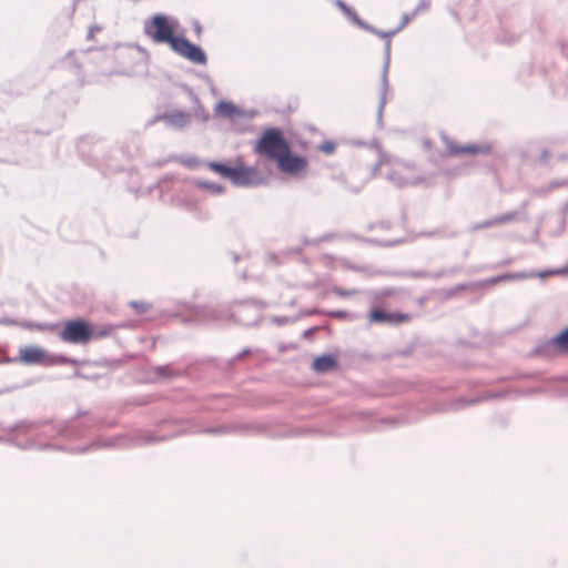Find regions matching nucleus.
I'll list each match as a JSON object with an SVG mask.
<instances>
[{
  "label": "nucleus",
  "instance_id": "4468645a",
  "mask_svg": "<svg viewBox=\"0 0 568 568\" xmlns=\"http://www.w3.org/2000/svg\"><path fill=\"white\" fill-rule=\"evenodd\" d=\"M215 111L220 116L231 120L241 118L244 114L243 110L236 106L234 103L223 100L216 103Z\"/></svg>",
  "mask_w": 568,
  "mask_h": 568
},
{
  "label": "nucleus",
  "instance_id": "a878e982",
  "mask_svg": "<svg viewBox=\"0 0 568 568\" xmlns=\"http://www.w3.org/2000/svg\"><path fill=\"white\" fill-rule=\"evenodd\" d=\"M332 292H333L335 295L339 296V297H349V296H354V295H356V294H358V293H359V291H358V290H356V288H349V290H346V288H342V287H339V286H334V287L332 288Z\"/></svg>",
  "mask_w": 568,
  "mask_h": 568
},
{
  "label": "nucleus",
  "instance_id": "c03bdc74",
  "mask_svg": "<svg viewBox=\"0 0 568 568\" xmlns=\"http://www.w3.org/2000/svg\"><path fill=\"white\" fill-rule=\"evenodd\" d=\"M549 158H550V153L547 150H542L539 155V161L542 164H547Z\"/></svg>",
  "mask_w": 568,
  "mask_h": 568
},
{
  "label": "nucleus",
  "instance_id": "9b49d317",
  "mask_svg": "<svg viewBox=\"0 0 568 568\" xmlns=\"http://www.w3.org/2000/svg\"><path fill=\"white\" fill-rule=\"evenodd\" d=\"M165 124L174 130H184L191 124V114L182 110H172L160 116Z\"/></svg>",
  "mask_w": 568,
  "mask_h": 568
},
{
  "label": "nucleus",
  "instance_id": "052dcab7",
  "mask_svg": "<svg viewBox=\"0 0 568 568\" xmlns=\"http://www.w3.org/2000/svg\"><path fill=\"white\" fill-rule=\"evenodd\" d=\"M382 226L383 227H388V224L387 223H382Z\"/></svg>",
  "mask_w": 568,
  "mask_h": 568
},
{
  "label": "nucleus",
  "instance_id": "20e7f679",
  "mask_svg": "<svg viewBox=\"0 0 568 568\" xmlns=\"http://www.w3.org/2000/svg\"><path fill=\"white\" fill-rule=\"evenodd\" d=\"M91 324L83 318L67 321L61 332L63 341L72 344H87L90 342Z\"/></svg>",
  "mask_w": 568,
  "mask_h": 568
},
{
  "label": "nucleus",
  "instance_id": "393cba45",
  "mask_svg": "<svg viewBox=\"0 0 568 568\" xmlns=\"http://www.w3.org/2000/svg\"><path fill=\"white\" fill-rule=\"evenodd\" d=\"M344 16L348 18L358 28L363 29L364 27H366V21L362 20L353 8H351L346 13H344Z\"/></svg>",
  "mask_w": 568,
  "mask_h": 568
},
{
  "label": "nucleus",
  "instance_id": "cd10ccee",
  "mask_svg": "<svg viewBox=\"0 0 568 568\" xmlns=\"http://www.w3.org/2000/svg\"><path fill=\"white\" fill-rule=\"evenodd\" d=\"M20 362L24 364H34V363H45L47 361L53 362V357H16Z\"/></svg>",
  "mask_w": 568,
  "mask_h": 568
},
{
  "label": "nucleus",
  "instance_id": "680f3d73",
  "mask_svg": "<svg viewBox=\"0 0 568 568\" xmlns=\"http://www.w3.org/2000/svg\"><path fill=\"white\" fill-rule=\"evenodd\" d=\"M301 251H302V248H301V247H298V248H296V250H295V252H296V253H300Z\"/></svg>",
  "mask_w": 568,
  "mask_h": 568
},
{
  "label": "nucleus",
  "instance_id": "4be33fe9",
  "mask_svg": "<svg viewBox=\"0 0 568 568\" xmlns=\"http://www.w3.org/2000/svg\"><path fill=\"white\" fill-rule=\"evenodd\" d=\"M450 273H453V271L440 270V271H438L436 273H429V272H426V271H418V272H413L412 276H414V277L438 278V277H442V276H446V275H448Z\"/></svg>",
  "mask_w": 568,
  "mask_h": 568
},
{
  "label": "nucleus",
  "instance_id": "39448f33",
  "mask_svg": "<svg viewBox=\"0 0 568 568\" xmlns=\"http://www.w3.org/2000/svg\"><path fill=\"white\" fill-rule=\"evenodd\" d=\"M170 49L194 64L205 65L207 63V55L205 51L199 44L191 42L184 36H179Z\"/></svg>",
  "mask_w": 568,
  "mask_h": 568
},
{
  "label": "nucleus",
  "instance_id": "3c124183",
  "mask_svg": "<svg viewBox=\"0 0 568 568\" xmlns=\"http://www.w3.org/2000/svg\"><path fill=\"white\" fill-rule=\"evenodd\" d=\"M400 242H402L400 240L389 241V242H385L384 245L385 246H393V245L399 244Z\"/></svg>",
  "mask_w": 568,
  "mask_h": 568
},
{
  "label": "nucleus",
  "instance_id": "1a4fd4ad",
  "mask_svg": "<svg viewBox=\"0 0 568 568\" xmlns=\"http://www.w3.org/2000/svg\"><path fill=\"white\" fill-rule=\"evenodd\" d=\"M389 62H390V41L387 40L385 43L384 63H383L382 79H381V94H379V102H378V108H377V124L381 128L383 126V111L386 105V95L389 90V83H388Z\"/></svg>",
  "mask_w": 568,
  "mask_h": 568
},
{
  "label": "nucleus",
  "instance_id": "09e8293b",
  "mask_svg": "<svg viewBox=\"0 0 568 568\" xmlns=\"http://www.w3.org/2000/svg\"><path fill=\"white\" fill-rule=\"evenodd\" d=\"M21 326L26 327V328H33V327L41 328L42 327L40 324H33L31 322H24L21 324Z\"/></svg>",
  "mask_w": 568,
  "mask_h": 568
},
{
  "label": "nucleus",
  "instance_id": "ddd939ff",
  "mask_svg": "<svg viewBox=\"0 0 568 568\" xmlns=\"http://www.w3.org/2000/svg\"><path fill=\"white\" fill-rule=\"evenodd\" d=\"M449 154L457 155L462 153H470V154H488L491 152V145L489 144H466V145H457L453 142L447 144Z\"/></svg>",
  "mask_w": 568,
  "mask_h": 568
},
{
  "label": "nucleus",
  "instance_id": "4c0bfd02",
  "mask_svg": "<svg viewBox=\"0 0 568 568\" xmlns=\"http://www.w3.org/2000/svg\"><path fill=\"white\" fill-rule=\"evenodd\" d=\"M182 163H183L184 165H186L187 168L193 169V168H195V166H196V164L199 163V159H197V158H195V156H190V158H186V159L182 160Z\"/></svg>",
  "mask_w": 568,
  "mask_h": 568
},
{
  "label": "nucleus",
  "instance_id": "412c9836",
  "mask_svg": "<svg viewBox=\"0 0 568 568\" xmlns=\"http://www.w3.org/2000/svg\"><path fill=\"white\" fill-rule=\"evenodd\" d=\"M518 219H519V213L516 211H513V212H507V213L500 214L498 216H495V222H496V225L508 224V223L517 221Z\"/></svg>",
  "mask_w": 568,
  "mask_h": 568
},
{
  "label": "nucleus",
  "instance_id": "603ef678",
  "mask_svg": "<svg viewBox=\"0 0 568 568\" xmlns=\"http://www.w3.org/2000/svg\"><path fill=\"white\" fill-rule=\"evenodd\" d=\"M382 163H383V162H382L381 160H379L378 162H376V163L374 164L373 171H374V172H376V171L381 168Z\"/></svg>",
  "mask_w": 568,
  "mask_h": 568
},
{
  "label": "nucleus",
  "instance_id": "6e6552de",
  "mask_svg": "<svg viewBox=\"0 0 568 568\" xmlns=\"http://www.w3.org/2000/svg\"><path fill=\"white\" fill-rule=\"evenodd\" d=\"M554 349L568 352V326L561 329L554 337L540 341L532 348L530 355H550Z\"/></svg>",
  "mask_w": 568,
  "mask_h": 568
},
{
  "label": "nucleus",
  "instance_id": "2f4dec72",
  "mask_svg": "<svg viewBox=\"0 0 568 568\" xmlns=\"http://www.w3.org/2000/svg\"><path fill=\"white\" fill-rule=\"evenodd\" d=\"M19 355H47V353L38 347H27L19 351Z\"/></svg>",
  "mask_w": 568,
  "mask_h": 568
},
{
  "label": "nucleus",
  "instance_id": "b1692460",
  "mask_svg": "<svg viewBox=\"0 0 568 568\" xmlns=\"http://www.w3.org/2000/svg\"><path fill=\"white\" fill-rule=\"evenodd\" d=\"M344 16L348 18L358 28L363 29L364 27H366V21L362 20L353 8H351L346 13H344Z\"/></svg>",
  "mask_w": 568,
  "mask_h": 568
},
{
  "label": "nucleus",
  "instance_id": "f257e3e1",
  "mask_svg": "<svg viewBox=\"0 0 568 568\" xmlns=\"http://www.w3.org/2000/svg\"><path fill=\"white\" fill-rule=\"evenodd\" d=\"M255 310L244 302L234 303L232 307L227 305H196L192 307V320L196 324L211 325L220 324L229 321L242 325H251L254 318H250V314Z\"/></svg>",
  "mask_w": 568,
  "mask_h": 568
},
{
  "label": "nucleus",
  "instance_id": "864d4df0",
  "mask_svg": "<svg viewBox=\"0 0 568 568\" xmlns=\"http://www.w3.org/2000/svg\"><path fill=\"white\" fill-rule=\"evenodd\" d=\"M316 243H317V241H310L307 239L304 240V244H306V245L316 244Z\"/></svg>",
  "mask_w": 568,
  "mask_h": 568
},
{
  "label": "nucleus",
  "instance_id": "473e14b6",
  "mask_svg": "<svg viewBox=\"0 0 568 568\" xmlns=\"http://www.w3.org/2000/svg\"><path fill=\"white\" fill-rule=\"evenodd\" d=\"M295 347L294 343H278L276 349L278 353H285L295 349Z\"/></svg>",
  "mask_w": 568,
  "mask_h": 568
},
{
  "label": "nucleus",
  "instance_id": "58836bf2",
  "mask_svg": "<svg viewBox=\"0 0 568 568\" xmlns=\"http://www.w3.org/2000/svg\"><path fill=\"white\" fill-rule=\"evenodd\" d=\"M327 315L336 318H346L348 316V313L346 311L338 310L327 312Z\"/></svg>",
  "mask_w": 568,
  "mask_h": 568
},
{
  "label": "nucleus",
  "instance_id": "49530a36",
  "mask_svg": "<svg viewBox=\"0 0 568 568\" xmlns=\"http://www.w3.org/2000/svg\"><path fill=\"white\" fill-rule=\"evenodd\" d=\"M554 275H559V274H567L568 273V264L564 267H560V268H552V272H551Z\"/></svg>",
  "mask_w": 568,
  "mask_h": 568
},
{
  "label": "nucleus",
  "instance_id": "c756f323",
  "mask_svg": "<svg viewBox=\"0 0 568 568\" xmlns=\"http://www.w3.org/2000/svg\"><path fill=\"white\" fill-rule=\"evenodd\" d=\"M318 149L325 154H332L336 149V143L333 141L323 142Z\"/></svg>",
  "mask_w": 568,
  "mask_h": 568
},
{
  "label": "nucleus",
  "instance_id": "c85d7f7f",
  "mask_svg": "<svg viewBox=\"0 0 568 568\" xmlns=\"http://www.w3.org/2000/svg\"><path fill=\"white\" fill-rule=\"evenodd\" d=\"M498 283H500V277L498 275L491 276L489 278L476 282L477 288H480V287H484V286H487V285H495V284H498Z\"/></svg>",
  "mask_w": 568,
  "mask_h": 568
},
{
  "label": "nucleus",
  "instance_id": "79ce46f5",
  "mask_svg": "<svg viewBox=\"0 0 568 568\" xmlns=\"http://www.w3.org/2000/svg\"><path fill=\"white\" fill-rule=\"evenodd\" d=\"M292 320L287 316H276V317H273V322L276 323L277 325H284V324H287L290 323Z\"/></svg>",
  "mask_w": 568,
  "mask_h": 568
},
{
  "label": "nucleus",
  "instance_id": "dca6fc26",
  "mask_svg": "<svg viewBox=\"0 0 568 568\" xmlns=\"http://www.w3.org/2000/svg\"><path fill=\"white\" fill-rule=\"evenodd\" d=\"M206 165L214 173L221 175L223 179L231 181L234 165H231L229 162L217 161H209Z\"/></svg>",
  "mask_w": 568,
  "mask_h": 568
},
{
  "label": "nucleus",
  "instance_id": "f03ea898",
  "mask_svg": "<svg viewBox=\"0 0 568 568\" xmlns=\"http://www.w3.org/2000/svg\"><path fill=\"white\" fill-rule=\"evenodd\" d=\"M179 21L176 18L169 17L164 13H155L149 20L144 21L143 31L154 43H172L179 38L175 34Z\"/></svg>",
  "mask_w": 568,
  "mask_h": 568
},
{
  "label": "nucleus",
  "instance_id": "4d7b16f0",
  "mask_svg": "<svg viewBox=\"0 0 568 568\" xmlns=\"http://www.w3.org/2000/svg\"><path fill=\"white\" fill-rule=\"evenodd\" d=\"M456 292H458V291H457V290H455V287H454V288H452V290H450V292L448 293V295H449V296H453Z\"/></svg>",
  "mask_w": 568,
  "mask_h": 568
},
{
  "label": "nucleus",
  "instance_id": "de8ad7c7",
  "mask_svg": "<svg viewBox=\"0 0 568 568\" xmlns=\"http://www.w3.org/2000/svg\"><path fill=\"white\" fill-rule=\"evenodd\" d=\"M317 329H318V327H317V326H314V327H311V328H308V329H305V331L303 332V337H305V338L310 337V336H311V335H313Z\"/></svg>",
  "mask_w": 568,
  "mask_h": 568
},
{
  "label": "nucleus",
  "instance_id": "7ed1b4c3",
  "mask_svg": "<svg viewBox=\"0 0 568 568\" xmlns=\"http://www.w3.org/2000/svg\"><path fill=\"white\" fill-rule=\"evenodd\" d=\"M288 141L277 128L266 129L256 142L255 152L276 161L284 152H288Z\"/></svg>",
  "mask_w": 568,
  "mask_h": 568
},
{
  "label": "nucleus",
  "instance_id": "bf43d9fd",
  "mask_svg": "<svg viewBox=\"0 0 568 568\" xmlns=\"http://www.w3.org/2000/svg\"><path fill=\"white\" fill-rule=\"evenodd\" d=\"M205 79H206L207 82H211V79H210L209 75H205Z\"/></svg>",
  "mask_w": 568,
  "mask_h": 568
},
{
  "label": "nucleus",
  "instance_id": "6e6d98bb",
  "mask_svg": "<svg viewBox=\"0 0 568 568\" xmlns=\"http://www.w3.org/2000/svg\"><path fill=\"white\" fill-rule=\"evenodd\" d=\"M352 192L354 193H358L361 191V186H357V187H352L349 189Z\"/></svg>",
  "mask_w": 568,
  "mask_h": 568
},
{
  "label": "nucleus",
  "instance_id": "2eb2a0df",
  "mask_svg": "<svg viewBox=\"0 0 568 568\" xmlns=\"http://www.w3.org/2000/svg\"><path fill=\"white\" fill-rule=\"evenodd\" d=\"M428 353L429 344L423 338L416 337L398 355H427Z\"/></svg>",
  "mask_w": 568,
  "mask_h": 568
},
{
  "label": "nucleus",
  "instance_id": "bb28decb",
  "mask_svg": "<svg viewBox=\"0 0 568 568\" xmlns=\"http://www.w3.org/2000/svg\"><path fill=\"white\" fill-rule=\"evenodd\" d=\"M129 305L136 312V314H144L151 307L149 303L142 301H131Z\"/></svg>",
  "mask_w": 568,
  "mask_h": 568
},
{
  "label": "nucleus",
  "instance_id": "6ab92c4d",
  "mask_svg": "<svg viewBox=\"0 0 568 568\" xmlns=\"http://www.w3.org/2000/svg\"><path fill=\"white\" fill-rule=\"evenodd\" d=\"M195 185L200 189L206 190L212 194L219 195L225 192L224 185L215 182H209L204 180H196Z\"/></svg>",
  "mask_w": 568,
  "mask_h": 568
},
{
  "label": "nucleus",
  "instance_id": "a19ab883",
  "mask_svg": "<svg viewBox=\"0 0 568 568\" xmlns=\"http://www.w3.org/2000/svg\"><path fill=\"white\" fill-rule=\"evenodd\" d=\"M552 270H546V271H541V272H526V274H534V277H546V276H549V275H554L552 273Z\"/></svg>",
  "mask_w": 568,
  "mask_h": 568
},
{
  "label": "nucleus",
  "instance_id": "ea45409f",
  "mask_svg": "<svg viewBox=\"0 0 568 568\" xmlns=\"http://www.w3.org/2000/svg\"><path fill=\"white\" fill-rule=\"evenodd\" d=\"M414 17L410 14H403L400 24L395 29L397 32H399Z\"/></svg>",
  "mask_w": 568,
  "mask_h": 568
},
{
  "label": "nucleus",
  "instance_id": "c9c22d12",
  "mask_svg": "<svg viewBox=\"0 0 568 568\" xmlns=\"http://www.w3.org/2000/svg\"><path fill=\"white\" fill-rule=\"evenodd\" d=\"M455 290L462 291V290H477L476 282H469V283H463L455 286Z\"/></svg>",
  "mask_w": 568,
  "mask_h": 568
},
{
  "label": "nucleus",
  "instance_id": "0eeeda50",
  "mask_svg": "<svg viewBox=\"0 0 568 568\" xmlns=\"http://www.w3.org/2000/svg\"><path fill=\"white\" fill-rule=\"evenodd\" d=\"M277 169L281 172L298 175L301 172H304L308 165V162L305 156L300 154H294L291 151V146L288 148V152H284L276 159Z\"/></svg>",
  "mask_w": 568,
  "mask_h": 568
},
{
  "label": "nucleus",
  "instance_id": "a211bd4d",
  "mask_svg": "<svg viewBox=\"0 0 568 568\" xmlns=\"http://www.w3.org/2000/svg\"><path fill=\"white\" fill-rule=\"evenodd\" d=\"M337 366L335 357H316L313 367L317 372H327Z\"/></svg>",
  "mask_w": 568,
  "mask_h": 568
},
{
  "label": "nucleus",
  "instance_id": "e433bc0d",
  "mask_svg": "<svg viewBox=\"0 0 568 568\" xmlns=\"http://www.w3.org/2000/svg\"><path fill=\"white\" fill-rule=\"evenodd\" d=\"M333 3L343 12L346 13L351 7L343 0H333Z\"/></svg>",
  "mask_w": 568,
  "mask_h": 568
},
{
  "label": "nucleus",
  "instance_id": "37998d69",
  "mask_svg": "<svg viewBox=\"0 0 568 568\" xmlns=\"http://www.w3.org/2000/svg\"><path fill=\"white\" fill-rule=\"evenodd\" d=\"M192 28H193L194 33H195L197 37H200V36L202 34L203 29H202V26H201V23H200V21H199V20H194V21L192 22Z\"/></svg>",
  "mask_w": 568,
  "mask_h": 568
},
{
  "label": "nucleus",
  "instance_id": "7c9ffc66",
  "mask_svg": "<svg viewBox=\"0 0 568 568\" xmlns=\"http://www.w3.org/2000/svg\"><path fill=\"white\" fill-rule=\"evenodd\" d=\"M496 225V222H495V217L493 219H488V220H485L480 223H476L471 226V230L473 231H477V230H481V229H487V227H491V226H495Z\"/></svg>",
  "mask_w": 568,
  "mask_h": 568
},
{
  "label": "nucleus",
  "instance_id": "f3484780",
  "mask_svg": "<svg viewBox=\"0 0 568 568\" xmlns=\"http://www.w3.org/2000/svg\"><path fill=\"white\" fill-rule=\"evenodd\" d=\"M115 329L114 325H91V336L90 341L92 339H100L106 336H110L113 334Z\"/></svg>",
  "mask_w": 568,
  "mask_h": 568
},
{
  "label": "nucleus",
  "instance_id": "a18cd8bd",
  "mask_svg": "<svg viewBox=\"0 0 568 568\" xmlns=\"http://www.w3.org/2000/svg\"><path fill=\"white\" fill-rule=\"evenodd\" d=\"M99 31H101V28H100V27H98V26H92V27H90V28H89V31H88V34H87V39H89V40H90V39H92V38H93L94 32H99Z\"/></svg>",
  "mask_w": 568,
  "mask_h": 568
},
{
  "label": "nucleus",
  "instance_id": "e2e57ef3",
  "mask_svg": "<svg viewBox=\"0 0 568 568\" xmlns=\"http://www.w3.org/2000/svg\"><path fill=\"white\" fill-rule=\"evenodd\" d=\"M321 355L326 356V355H331V354L329 353H322Z\"/></svg>",
  "mask_w": 568,
  "mask_h": 568
},
{
  "label": "nucleus",
  "instance_id": "423d86ee",
  "mask_svg": "<svg viewBox=\"0 0 568 568\" xmlns=\"http://www.w3.org/2000/svg\"><path fill=\"white\" fill-rule=\"evenodd\" d=\"M231 182L237 187H256L265 183V178L255 166H246L241 162L234 165Z\"/></svg>",
  "mask_w": 568,
  "mask_h": 568
},
{
  "label": "nucleus",
  "instance_id": "5701e85b",
  "mask_svg": "<svg viewBox=\"0 0 568 568\" xmlns=\"http://www.w3.org/2000/svg\"><path fill=\"white\" fill-rule=\"evenodd\" d=\"M363 29L368 31V32H371V33H373V34H376L379 38H386V39H389L390 37L395 36L397 33V30L381 31V30L376 29L375 27L371 26L367 22H366V27H364Z\"/></svg>",
  "mask_w": 568,
  "mask_h": 568
},
{
  "label": "nucleus",
  "instance_id": "f704fd0d",
  "mask_svg": "<svg viewBox=\"0 0 568 568\" xmlns=\"http://www.w3.org/2000/svg\"><path fill=\"white\" fill-rule=\"evenodd\" d=\"M566 183H567V181H566V180H561V181H552V182H550V184L547 186V189H546V190H544V191H540V193H547V192H549V191H551V190H554V189H557V187H560V186L565 185Z\"/></svg>",
  "mask_w": 568,
  "mask_h": 568
},
{
  "label": "nucleus",
  "instance_id": "f8f14e48",
  "mask_svg": "<svg viewBox=\"0 0 568 568\" xmlns=\"http://www.w3.org/2000/svg\"><path fill=\"white\" fill-rule=\"evenodd\" d=\"M181 87L193 103V110L190 113L191 120L195 119V120L200 121L201 123L207 122L210 119V114L205 110V108L202 105L199 97L194 93L193 89L190 88L187 84H182Z\"/></svg>",
  "mask_w": 568,
  "mask_h": 568
},
{
  "label": "nucleus",
  "instance_id": "5fc2aeb1",
  "mask_svg": "<svg viewBox=\"0 0 568 568\" xmlns=\"http://www.w3.org/2000/svg\"><path fill=\"white\" fill-rule=\"evenodd\" d=\"M1 322L6 323V324H16V322L13 320H3Z\"/></svg>",
  "mask_w": 568,
  "mask_h": 568
},
{
  "label": "nucleus",
  "instance_id": "8fccbe9b",
  "mask_svg": "<svg viewBox=\"0 0 568 568\" xmlns=\"http://www.w3.org/2000/svg\"><path fill=\"white\" fill-rule=\"evenodd\" d=\"M236 355H252V351L250 348H243Z\"/></svg>",
  "mask_w": 568,
  "mask_h": 568
},
{
  "label": "nucleus",
  "instance_id": "9d476101",
  "mask_svg": "<svg viewBox=\"0 0 568 568\" xmlns=\"http://www.w3.org/2000/svg\"><path fill=\"white\" fill-rule=\"evenodd\" d=\"M408 317V314L405 313L387 312L381 307H374L368 314V322L381 325L396 326L406 322Z\"/></svg>",
  "mask_w": 568,
  "mask_h": 568
},
{
  "label": "nucleus",
  "instance_id": "72a5a7b5",
  "mask_svg": "<svg viewBox=\"0 0 568 568\" xmlns=\"http://www.w3.org/2000/svg\"><path fill=\"white\" fill-rule=\"evenodd\" d=\"M428 7H429V1L428 0H420L418 6L412 12V17H416L419 11L427 10Z\"/></svg>",
  "mask_w": 568,
  "mask_h": 568
},
{
  "label": "nucleus",
  "instance_id": "aec40b11",
  "mask_svg": "<svg viewBox=\"0 0 568 568\" xmlns=\"http://www.w3.org/2000/svg\"><path fill=\"white\" fill-rule=\"evenodd\" d=\"M500 277V282H510V281H523L527 278H532L534 274H526V272H515V273H504L498 275Z\"/></svg>",
  "mask_w": 568,
  "mask_h": 568
},
{
  "label": "nucleus",
  "instance_id": "13d9d810",
  "mask_svg": "<svg viewBox=\"0 0 568 568\" xmlns=\"http://www.w3.org/2000/svg\"><path fill=\"white\" fill-rule=\"evenodd\" d=\"M568 210V202L565 204V206L562 207V214L566 213V211Z\"/></svg>",
  "mask_w": 568,
  "mask_h": 568
}]
</instances>
